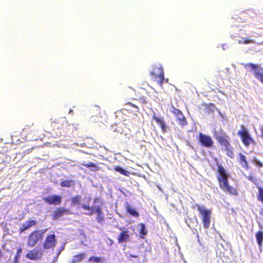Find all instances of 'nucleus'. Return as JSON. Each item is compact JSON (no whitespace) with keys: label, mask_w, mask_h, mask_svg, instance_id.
<instances>
[{"label":"nucleus","mask_w":263,"mask_h":263,"mask_svg":"<svg viewBox=\"0 0 263 263\" xmlns=\"http://www.w3.org/2000/svg\"><path fill=\"white\" fill-rule=\"evenodd\" d=\"M47 231V229L41 230H34L28 236L27 245L30 247H34L39 241L43 239V235Z\"/></svg>","instance_id":"7ed1b4c3"},{"label":"nucleus","mask_w":263,"mask_h":263,"mask_svg":"<svg viewBox=\"0 0 263 263\" xmlns=\"http://www.w3.org/2000/svg\"><path fill=\"white\" fill-rule=\"evenodd\" d=\"M215 138L220 145L224 147H231V139L226 132H221L216 134Z\"/></svg>","instance_id":"39448f33"},{"label":"nucleus","mask_w":263,"mask_h":263,"mask_svg":"<svg viewBox=\"0 0 263 263\" xmlns=\"http://www.w3.org/2000/svg\"><path fill=\"white\" fill-rule=\"evenodd\" d=\"M262 43H263V41H262Z\"/></svg>","instance_id":"a19ab883"},{"label":"nucleus","mask_w":263,"mask_h":263,"mask_svg":"<svg viewBox=\"0 0 263 263\" xmlns=\"http://www.w3.org/2000/svg\"><path fill=\"white\" fill-rule=\"evenodd\" d=\"M57 244L56 237L54 234L48 235L43 242V248L45 249L54 248Z\"/></svg>","instance_id":"0eeeda50"},{"label":"nucleus","mask_w":263,"mask_h":263,"mask_svg":"<svg viewBox=\"0 0 263 263\" xmlns=\"http://www.w3.org/2000/svg\"><path fill=\"white\" fill-rule=\"evenodd\" d=\"M143 102L144 103H147V101H146L145 100H143Z\"/></svg>","instance_id":"58836bf2"},{"label":"nucleus","mask_w":263,"mask_h":263,"mask_svg":"<svg viewBox=\"0 0 263 263\" xmlns=\"http://www.w3.org/2000/svg\"><path fill=\"white\" fill-rule=\"evenodd\" d=\"M139 226L140 227V229L139 230V233L141 235V237L143 238L144 236L146 235L147 233V231L145 229V226L144 223H141L139 224Z\"/></svg>","instance_id":"c756f323"},{"label":"nucleus","mask_w":263,"mask_h":263,"mask_svg":"<svg viewBox=\"0 0 263 263\" xmlns=\"http://www.w3.org/2000/svg\"><path fill=\"white\" fill-rule=\"evenodd\" d=\"M215 109V105L213 103L206 104L204 107V110L206 114H210L213 112Z\"/></svg>","instance_id":"cd10ccee"},{"label":"nucleus","mask_w":263,"mask_h":263,"mask_svg":"<svg viewBox=\"0 0 263 263\" xmlns=\"http://www.w3.org/2000/svg\"><path fill=\"white\" fill-rule=\"evenodd\" d=\"M172 112L175 116L176 120L179 124L181 126H184L187 124V121L185 117L179 109L174 108Z\"/></svg>","instance_id":"1a4fd4ad"},{"label":"nucleus","mask_w":263,"mask_h":263,"mask_svg":"<svg viewBox=\"0 0 263 263\" xmlns=\"http://www.w3.org/2000/svg\"><path fill=\"white\" fill-rule=\"evenodd\" d=\"M4 162V160L3 159H2L1 161H0V164H1L2 163H3Z\"/></svg>","instance_id":"4c0bfd02"},{"label":"nucleus","mask_w":263,"mask_h":263,"mask_svg":"<svg viewBox=\"0 0 263 263\" xmlns=\"http://www.w3.org/2000/svg\"><path fill=\"white\" fill-rule=\"evenodd\" d=\"M95 212L97 214L96 219L99 223H102L104 220L103 212L100 205L95 206Z\"/></svg>","instance_id":"2eb2a0df"},{"label":"nucleus","mask_w":263,"mask_h":263,"mask_svg":"<svg viewBox=\"0 0 263 263\" xmlns=\"http://www.w3.org/2000/svg\"><path fill=\"white\" fill-rule=\"evenodd\" d=\"M114 170L119 172L120 174L124 175L125 176H129L130 175V173L127 171L124 170L120 166H116L114 168Z\"/></svg>","instance_id":"a878e982"},{"label":"nucleus","mask_w":263,"mask_h":263,"mask_svg":"<svg viewBox=\"0 0 263 263\" xmlns=\"http://www.w3.org/2000/svg\"><path fill=\"white\" fill-rule=\"evenodd\" d=\"M43 200L48 204L59 205L62 202V197L60 195H53L44 198Z\"/></svg>","instance_id":"9d476101"},{"label":"nucleus","mask_w":263,"mask_h":263,"mask_svg":"<svg viewBox=\"0 0 263 263\" xmlns=\"http://www.w3.org/2000/svg\"><path fill=\"white\" fill-rule=\"evenodd\" d=\"M237 135L240 137L242 143L246 146H248L250 144L254 142V140L251 137L248 130L243 125L241 126V129L238 131Z\"/></svg>","instance_id":"20e7f679"},{"label":"nucleus","mask_w":263,"mask_h":263,"mask_svg":"<svg viewBox=\"0 0 263 263\" xmlns=\"http://www.w3.org/2000/svg\"><path fill=\"white\" fill-rule=\"evenodd\" d=\"M133 257H134V258H137L138 257V255H131Z\"/></svg>","instance_id":"e433bc0d"},{"label":"nucleus","mask_w":263,"mask_h":263,"mask_svg":"<svg viewBox=\"0 0 263 263\" xmlns=\"http://www.w3.org/2000/svg\"><path fill=\"white\" fill-rule=\"evenodd\" d=\"M36 127L33 123L25 125L23 129V132L27 134H34L36 132Z\"/></svg>","instance_id":"6ab92c4d"},{"label":"nucleus","mask_w":263,"mask_h":263,"mask_svg":"<svg viewBox=\"0 0 263 263\" xmlns=\"http://www.w3.org/2000/svg\"><path fill=\"white\" fill-rule=\"evenodd\" d=\"M255 236L258 246L261 247L263 241V232L261 230L257 232Z\"/></svg>","instance_id":"393cba45"},{"label":"nucleus","mask_w":263,"mask_h":263,"mask_svg":"<svg viewBox=\"0 0 263 263\" xmlns=\"http://www.w3.org/2000/svg\"><path fill=\"white\" fill-rule=\"evenodd\" d=\"M225 148V150L227 152V155L230 157V158H233L234 157V153H233V152L232 149V147H224Z\"/></svg>","instance_id":"7c9ffc66"},{"label":"nucleus","mask_w":263,"mask_h":263,"mask_svg":"<svg viewBox=\"0 0 263 263\" xmlns=\"http://www.w3.org/2000/svg\"><path fill=\"white\" fill-rule=\"evenodd\" d=\"M95 206L96 205L91 206L89 204H83L81 206V208L85 210L88 211V212L85 213V214L89 216H91L95 213Z\"/></svg>","instance_id":"412c9836"},{"label":"nucleus","mask_w":263,"mask_h":263,"mask_svg":"<svg viewBox=\"0 0 263 263\" xmlns=\"http://www.w3.org/2000/svg\"><path fill=\"white\" fill-rule=\"evenodd\" d=\"M152 119L156 121V122L159 125L163 133H166L167 130V126L165 121L163 117H159L154 114L152 117Z\"/></svg>","instance_id":"4468645a"},{"label":"nucleus","mask_w":263,"mask_h":263,"mask_svg":"<svg viewBox=\"0 0 263 263\" xmlns=\"http://www.w3.org/2000/svg\"><path fill=\"white\" fill-rule=\"evenodd\" d=\"M129 231L128 230H124L122 231L118 237V242L121 243L124 241H127L129 239Z\"/></svg>","instance_id":"f3484780"},{"label":"nucleus","mask_w":263,"mask_h":263,"mask_svg":"<svg viewBox=\"0 0 263 263\" xmlns=\"http://www.w3.org/2000/svg\"><path fill=\"white\" fill-rule=\"evenodd\" d=\"M100 203V204H102V202H101L99 198H96L93 200V203Z\"/></svg>","instance_id":"f704fd0d"},{"label":"nucleus","mask_w":263,"mask_h":263,"mask_svg":"<svg viewBox=\"0 0 263 263\" xmlns=\"http://www.w3.org/2000/svg\"><path fill=\"white\" fill-rule=\"evenodd\" d=\"M81 200V196L79 195H75L71 198V202L73 205H80Z\"/></svg>","instance_id":"c85d7f7f"},{"label":"nucleus","mask_w":263,"mask_h":263,"mask_svg":"<svg viewBox=\"0 0 263 263\" xmlns=\"http://www.w3.org/2000/svg\"><path fill=\"white\" fill-rule=\"evenodd\" d=\"M164 72L162 66L161 64H156L153 66V70L150 74L159 73Z\"/></svg>","instance_id":"b1692460"},{"label":"nucleus","mask_w":263,"mask_h":263,"mask_svg":"<svg viewBox=\"0 0 263 263\" xmlns=\"http://www.w3.org/2000/svg\"><path fill=\"white\" fill-rule=\"evenodd\" d=\"M82 165L86 167L90 168V170L93 171L100 170V167L92 162H90L89 163L83 162L82 163Z\"/></svg>","instance_id":"5701e85b"},{"label":"nucleus","mask_w":263,"mask_h":263,"mask_svg":"<svg viewBox=\"0 0 263 263\" xmlns=\"http://www.w3.org/2000/svg\"><path fill=\"white\" fill-rule=\"evenodd\" d=\"M88 261L95 262H99L102 261V259L100 257L90 256L88 259Z\"/></svg>","instance_id":"473e14b6"},{"label":"nucleus","mask_w":263,"mask_h":263,"mask_svg":"<svg viewBox=\"0 0 263 263\" xmlns=\"http://www.w3.org/2000/svg\"><path fill=\"white\" fill-rule=\"evenodd\" d=\"M68 210L64 207L57 208L52 213L53 220H57L65 214H69Z\"/></svg>","instance_id":"ddd939ff"},{"label":"nucleus","mask_w":263,"mask_h":263,"mask_svg":"<svg viewBox=\"0 0 263 263\" xmlns=\"http://www.w3.org/2000/svg\"><path fill=\"white\" fill-rule=\"evenodd\" d=\"M86 256V254L85 252H82L79 253L78 254L75 255L72 257L71 260L70 261V263H78L84 259L85 258Z\"/></svg>","instance_id":"aec40b11"},{"label":"nucleus","mask_w":263,"mask_h":263,"mask_svg":"<svg viewBox=\"0 0 263 263\" xmlns=\"http://www.w3.org/2000/svg\"><path fill=\"white\" fill-rule=\"evenodd\" d=\"M125 209L127 213L134 217H138L139 215V213L135 209L133 208L128 203H126Z\"/></svg>","instance_id":"4be33fe9"},{"label":"nucleus","mask_w":263,"mask_h":263,"mask_svg":"<svg viewBox=\"0 0 263 263\" xmlns=\"http://www.w3.org/2000/svg\"><path fill=\"white\" fill-rule=\"evenodd\" d=\"M124 105L125 106H129L132 108L135 109V111L137 112H139V108L138 107V106L132 102H127L125 103Z\"/></svg>","instance_id":"2f4dec72"},{"label":"nucleus","mask_w":263,"mask_h":263,"mask_svg":"<svg viewBox=\"0 0 263 263\" xmlns=\"http://www.w3.org/2000/svg\"><path fill=\"white\" fill-rule=\"evenodd\" d=\"M197 208L200 214V217L203 228L205 229H209L211 221V210L198 204L197 205Z\"/></svg>","instance_id":"f03ea898"},{"label":"nucleus","mask_w":263,"mask_h":263,"mask_svg":"<svg viewBox=\"0 0 263 263\" xmlns=\"http://www.w3.org/2000/svg\"><path fill=\"white\" fill-rule=\"evenodd\" d=\"M197 140L198 142L204 147H211L213 145L214 142L212 138L202 133L199 134Z\"/></svg>","instance_id":"423d86ee"},{"label":"nucleus","mask_w":263,"mask_h":263,"mask_svg":"<svg viewBox=\"0 0 263 263\" xmlns=\"http://www.w3.org/2000/svg\"><path fill=\"white\" fill-rule=\"evenodd\" d=\"M253 43H254V41L253 40H251L249 39H247V38H243L239 41V43L244 44H248Z\"/></svg>","instance_id":"72a5a7b5"},{"label":"nucleus","mask_w":263,"mask_h":263,"mask_svg":"<svg viewBox=\"0 0 263 263\" xmlns=\"http://www.w3.org/2000/svg\"><path fill=\"white\" fill-rule=\"evenodd\" d=\"M151 77V79L159 85L161 86H162V84L164 81L166 82H168V79H164V73L161 72L159 73H154V74H150Z\"/></svg>","instance_id":"9b49d317"},{"label":"nucleus","mask_w":263,"mask_h":263,"mask_svg":"<svg viewBox=\"0 0 263 263\" xmlns=\"http://www.w3.org/2000/svg\"><path fill=\"white\" fill-rule=\"evenodd\" d=\"M239 162L241 166L245 169L248 170L250 168L246 157L242 153H239Z\"/></svg>","instance_id":"a211bd4d"},{"label":"nucleus","mask_w":263,"mask_h":263,"mask_svg":"<svg viewBox=\"0 0 263 263\" xmlns=\"http://www.w3.org/2000/svg\"><path fill=\"white\" fill-rule=\"evenodd\" d=\"M37 221L35 220H30L26 221L20 227L19 229L20 233H22L25 230L29 229L31 227L36 225Z\"/></svg>","instance_id":"dca6fc26"},{"label":"nucleus","mask_w":263,"mask_h":263,"mask_svg":"<svg viewBox=\"0 0 263 263\" xmlns=\"http://www.w3.org/2000/svg\"><path fill=\"white\" fill-rule=\"evenodd\" d=\"M75 183L73 180H64L61 182L60 184L62 187H70Z\"/></svg>","instance_id":"bb28decb"},{"label":"nucleus","mask_w":263,"mask_h":263,"mask_svg":"<svg viewBox=\"0 0 263 263\" xmlns=\"http://www.w3.org/2000/svg\"><path fill=\"white\" fill-rule=\"evenodd\" d=\"M22 252V249L21 248H19L17 249V254H16V257H18V256H19V254Z\"/></svg>","instance_id":"c9c22d12"},{"label":"nucleus","mask_w":263,"mask_h":263,"mask_svg":"<svg viewBox=\"0 0 263 263\" xmlns=\"http://www.w3.org/2000/svg\"><path fill=\"white\" fill-rule=\"evenodd\" d=\"M43 252L41 249L34 248L28 252L26 257L30 260H37L41 258Z\"/></svg>","instance_id":"6e6552de"},{"label":"nucleus","mask_w":263,"mask_h":263,"mask_svg":"<svg viewBox=\"0 0 263 263\" xmlns=\"http://www.w3.org/2000/svg\"><path fill=\"white\" fill-rule=\"evenodd\" d=\"M261 136L263 138V129L261 130Z\"/></svg>","instance_id":"ea45409f"},{"label":"nucleus","mask_w":263,"mask_h":263,"mask_svg":"<svg viewBox=\"0 0 263 263\" xmlns=\"http://www.w3.org/2000/svg\"><path fill=\"white\" fill-rule=\"evenodd\" d=\"M217 179L220 189L225 193L237 196L239 194L238 186H231L228 178L229 174L221 165H218Z\"/></svg>","instance_id":"f257e3e1"},{"label":"nucleus","mask_w":263,"mask_h":263,"mask_svg":"<svg viewBox=\"0 0 263 263\" xmlns=\"http://www.w3.org/2000/svg\"><path fill=\"white\" fill-rule=\"evenodd\" d=\"M248 66L253 69V74L254 77L263 84V72L259 69V66L253 63L248 64Z\"/></svg>","instance_id":"f8f14e48"}]
</instances>
